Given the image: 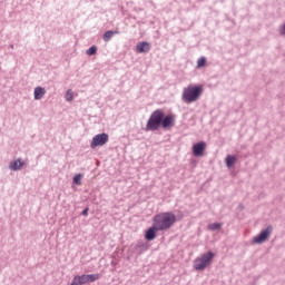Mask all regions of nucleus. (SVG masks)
Instances as JSON below:
<instances>
[{"label":"nucleus","mask_w":285,"mask_h":285,"mask_svg":"<svg viewBox=\"0 0 285 285\" xmlns=\"http://www.w3.org/2000/svg\"><path fill=\"white\" fill-rule=\"evenodd\" d=\"M271 233H273V227L269 226L266 229H264L263 232H261V234L258 236L254 237V244H264V242H266L268 239V237H271Z\"/></svg>","instance_id":"423d86ee"},{"label":"nucleus","mask_w":285,"mask_h":285,"mask_svg":"<svg viewBox=\"0 0 285 285\" xmlns=\"http://www.w3.org/2000/svg\"><path fill=\"white\" fill-rule=\"evenodd\" d=\"M157 225H155V223L153 224L151 227H149L145 234V239H147L148 242H153V239H155V237H157Z\"/></svg>","instance_id":"6e6552de"},{"label":"nucleus","mask_w":285,"mask_h":285,"mask_svg":"<svg viewBox=\"0 0 285 285\" xmlns=\"http://www.w3.org/2000/svg\"><path fill=\"white\" fill-rule=\"evenodd\" d=\"M115 35H119V31H106L104 35V41H110Z\"/></svg>","instance_id":"2eb2a0df"},{"label":"nucleus","mask_w":285,"mask_h":285,"mask_svg":"<svg viewBox=\"0 0 285 285\" xmlns=\"http://www.w3.org/2000/svg\"><path fill=\"white\" fill-rule=\"evenodd\" d=\"M204 87L199 85H189L183 90V101L185 104H195L202 97Z\"/></svg>","instance_id":"f03ea898"},{"label":"nucleus","mask_w":285,"mask_h":285,"mask_svg":"<svg viewBox=\"0 0 285 285\" xmlns=\"http://www.w3.org/2000/svg\"><path fill=\"white\" fill-rule=\"evenodd\" d=\"M150 51V43L148 42H140L136 46V52H149Z\"/></svg>","instance_id":"9d476101"},{"label":"nucleus","mask_w":285,"mask_h":285,"mask_svg":"<svg viewBox=\"0 0 285 285\" xmlns=\"http://www.w3.org/2000/svg\"><path fill=\"white\" fill-rule=\"evenodd\" d=\"M157 230H168L177 223V216L171 212L160 213L153 218Z\"/></svg>","instance_id":"f257e3e1"},{"label":"nucleus","mask_w":285,"mask_h":285,"mask_svg":"<svg viewBox=\"0 0 285 285\" xmlns=\"http://www.w3.org/2000/svg\"><path fill=\"white\" fill-rule=\"evenodd\" d=\"M173 126H175V117L173 115L163 117L161 128H173Z\"/></svg>","instance_id":"1a4fd4ad"},{"label":"nucleus","mask_w":285,"mask_h":285,"mask_svg":"<svg viewBox=\"0 0 285 285\" xmlns=\"http://www.w3.org/2000/svg\"><path fill=\"white\" fill-rule=\"evenodd\" d=\"M205 66H206V58L205 57H202V58H199L198 60H197V69H199V68H205Z\"/></svg>","instance_id":"f3484780"},{"label":"nucleus","mask_w":285,"mask_h":285,"mask_svg":"<svg viewBox=\"0 0 285 285\" xmlns=\"http://www.w3.org/2000/svg\"><path fill=\"white\" fill-rule=\"evenodd\" d=\"M206 150V144L204 141L197 142L193 146L194 157H204Z\"/></svg>","instance_id":"0eeeda50"},{"label":"nucleus","mask_w":285,"mask_h":285,"mask_svg":"<svg viewBox=\"0 0 285 285\" xmlns=\"http://www.w3.org/2000/svg\"><path fill=\"white\" fill-rule=\"evenodd\" d=\"M235 161H237V158L230 155H228L225 159L227 168H233V166H235Z\"/></svg>","instance_id":"4468645a"},{"label":"nucleus","mask_w":285,"mask_h":285,"mask_svg":"<svg viewBox=\"0 0 285 285\" xmlns=\"http://www.w3.org/2000/svg\"><path fill=\"white\" fill-rule=\"evenodd\" d=\"M24 165L26 163L21 161V159H18L10 164V168L11 170H21V168H23Z\"/></svg>","instance_id":"ddd939ff"},{"label":"nucleus","mask_w":285,"mask_h":285,"mask_svg":"<svg viewBox=\"0 0 285 285\" xmlns=\"http://www.w3.org/2000/svg\"><path fill=\"white\" fill-rule=\"evenodd\" d=\"M66 99L67 101H72V99H75V94L72 92V90H68L66 94Z\"/></svg>","instance_id":"412c9836"},{"label":"nucleus","mask_w":285,"mask_h":285,"mask_svg":"<svg viewBox=\"0 0 285 285\" xmlns=\"http://www.w3.org/2000/svg\"><path fill=\"white\" fill-rule=\"evenodd\" d=\"M279 35L285 36V23L279 27Z\"/></svg>","instance_id":"4be33fe9"},{"label":"nucleus","mask_w":285,"mask_h":285,"mask_svg":"<svg viewBox=\"0 0 285 285\" xmlns=\"http://www.w3.org/2000/svg\"><path fill=\"white\" fill-rule=\"evenodd\" d=\"M215 258V254L213 252H207L202 256L197 257L194 261L195 271H206L208 266L213 264V259Z\"/></svg>","instance_id":"7ed1b4c3"},{"label":"nucleus","mask_w":285,"mask_h":285,"mask_svg":"<svg viewBox=\"0 0 285 285\" xmlns=\"http://www.w3.org/2000/svg\"><path fill=\"white\" fill-rule=\"evenodd\" d=\"M87 277V284H90L92 282H97V279H99L101 277V275L99 274H88L86 275Z\"/></svg>","instance_id":"dca6fc26"},{"label":"nucleus","mask_w":285,"mask_h":285,"mask_svg":"<svg viewBox=\"0 0 285 285\" xmlns=\"http://www.w3.org/2000/svg\"><path fill=\"white\" fill-rule=\"evenodd\" d=\"M161 121H164V110L157 109L150 115L146 125V130L147 131L159 130V126H161Z\"/></svg>","instance_id":"20e7f679"},{"label":"nucleus","mask_w":285,"mask_h":285,"mask_svg":"<svg viewBox=\"0 0 285 285\" xmlns=\"http://www.w3.org/2000/svg\"><path fill=\"white\" fill-rule=\"evenodd\" d=\"M83 284H88L86 274L81 276H75L71 282V285H83Z\"/></svg>","instance_id":"9b49d317"},{"label":"nucleus","mask_w":285,"mask_h":285,"mask_svg":"<svg viewBox=\"0 0 285 285\" xmlns=\"http://www.w3.org/2000/svg\"><path fill=\"white\" fill-rule=\"evenodd\" d=\"M87 55H88L89 57H92V55H97V47H96V46L90 47V48L87 50Z\"/></svg>","instance_id":"aec40b11"},{"label":"nucleus","mask_w":285,"mask_h":285,"mask_svg":"<svg viewBox=\"0 0 285 285\" xmlns=\"http://www.w3.org/2000/svg\"><path fill=\"white\" fill-rule=\"evenodd\" d=\"M108 134H98L92 138L90 148L95 149L99 146H106V144H108Z\"/></svg>","instance_id":"39448f33"},{"label":"nucleus","mask_w":285,"mask_h":285,"mask_svg":"<svg viewBox=\"0 0 285 285\" xmlns=\"http://www.w3.org/2000/svg\"><path fill=\"white\" fill-rule=\"evenodd\" d=\"M82 215H83L85 217L88 216V208H86L85 210H82Z\"/></svg>","instance_id":"5701e85b"},{"label":"nucleus","mask_w":285,"mask_h":285,"mask_svg":"<svg viewBox=\"0 0 285 285\" xmlns=\"http://www.w3.org/2000/svg\"><path fill=\"white\" fill-rule=\"evenodd\" d=\"M33 95L36 100L43 99V96L46 95V89H43V87H37Z\"/></svg>","instance_id":"f8f14e48"},{"label":"nucleus","mask_w":285,"mask_h":285,"mask_svg":"<svg viewBox=\"0 0 285 285\" xmlns=\"http://www.w3.org/2000/svg\"><path fill=\"white\" fill-rule=\"evenodd\" d=\"M209 230H219V228H222V224L219 223H213L210 225H208Z\"/></svg>","instance_id":"6ab92c4d"},{"label":"nucleus","mask_w":285,"mask_h":285,"mask_svg":"<svg viewBox=\"0 0 285 285\" xmlns=\"http://www.w3.org/2000/svg\"><path fill=\"white\" fill-rule=\"evenodd\" d=\"M82 175L78 174L73 177V184H76L77 186H81V179H82Z\"/></svg>","instance_id":"a211bd4d"}]
</instances>
